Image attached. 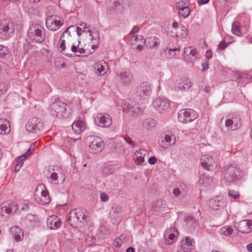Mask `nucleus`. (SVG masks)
<instances>
[{"instance_id":"f257e3e1","label":"nucleus","mask_w":252,"mask_h":252,"mask_svg":"<svg viewBox=\"0 0 252 252\" xmlns=\"http://www.w3.org/2000/svg\"><path fill=\"white\" fill-rule=\"evenodd\" d=\"M86 210L80 208L71 211L67 216V221L73 228L82 227L86 222Z\"/></svg>"},{"instance_id":"f03ea898","label":"nucleus","mask_w":252,"mask_h":252,"mask_svg":"<svg viewBox=\"0 0 252 252\" xmlns=\"http://www.w3.org/2000/svg\"><path fill=\"white\" fill-rule=\"evenodd\" d=\"M50 112L52 116L59 119H66L70 116L71 110L67 104L56 100L50 105Z\"/></svg>"},{"instance_id":"7ed1b4c3","label":"nucleus","mask_w":252,"mask_h":252,"mask_svg":"<svg viewBox=\"0 0 252 252\" xmlns=\"http://www.w3.org/2000/svg\"><path fill=\"white\" fill-rule=\"evenodd\" d=\"M27 37L29 39L36 43H42L45 41L46 35L45 29L40 25L32 24L29 29Z\"/></svg>"},{"instance_id":"20e7f679","label":"nucleus","mask_w":252,"mask_h":252,"mask_svg":"<svg viewBox=\"0 0 252 252\" xmlns=\"http://www.w3.org/2000/svg\"><path fill=\"white\" fill-rule=\"evenodd\" d=\"M151 85L148 82L140 83L136 87L135 95L140 100H147L152 94Z\"/></svg>"},{"instance_id":"39448f33","label":"nucleus","mask_w":252,"mask_h":252,"mask_svg":"<svg viewBox=\"0 0 252 252\" xmlns=\"http://www.w3.org/2000/svg\"><path fill=\"white\" fill-rule=\"evenodd\" d=\"M89 142V152L97 154L102 151L104 147V142L102 139L96 136H89L87 137Z\"/></svg>"},{"instance_id":"423d86ee","label":"nucleus","mask_w":252,"mask_h":252,"mask_svg":"<svg viewBox=\"0 0 252 252\" xmlns=\"http://www.w3.org/2000/svg\"><path fill=\"white\" fill-rule=\"evenodd\" d=\"M168 33L173 37H179L184 38L188 34V29L184 26H179L178 23L174 22L172 27L168 28Z\"/></svg>"},{"instance_id":"0eeeda50","label":"nucleus","mask_w":252,"mask_h":252,"mask_svg":"<svg viewBox=\"0 0 252 252\" xmlns=\"http://www.w3.org/2000/svg\"><path fill=\"white\" fill-rule=\"evenodd\" d=\"M179 121L182 123H188L192 122L197 118L198 114L191 109H184L178 112Z\"/></svg>"},{"instance_id":"6e6552de","label":"nucleus","mask_w":252,"mask_h":252,"mask_svg":"<svg viewBox=\"0 0 252 252\" xmlns=\"http://www.w3.org/2000/svg\"><path fill=\"white\" fill-rule=\"evenodd\" d=\"M64 23L63 19L57 15L48 16L46 20L47 28L53 32L58 30L63 26Z\"/></svg>"},{"instance_id":"1a4fd4ad","label":"nucleus","mask_w":252,"mask_h":252,"mask_svg":"<svg viewBox=\"0 0 252 252\" xmlns=\"http://www.w3.org/2000/svg\"><path fill=\"white\" fill-rule=\"evenodd\" d=\"M225 126L228 129L235 130L240 128L242 121L239 114L233 113L228 115L225 121Z\"/></svg>"},{"instance_id":"9d476101","label":"nucleus","mask_w":252,"mask_h":252,"mask_svg":"<svg viewBox=\"0 0 252 252\" xmlns=\"http://www.w3.org/2000/svg\"><path fill=\"white\" fill-rule=\"evenodd\" d=\"M118 104L122 107L124 112L126 113H130L131 114H139L142 113V110L139 104L134 103L131 104L126 100L119 99L118 100Z\"/></svg>"},{"instance_id":"9b49d317","label":"nucleus","mask_w":252,"mask_h":252,"mask_svg":"<svg viewBox=\"0 0 252 252\" xmlns=\"http://www.w3.org/2000/svg\"><path fill=\"white\" fill-rule=\"evenodd\" d=\"M26 129L32 133H38L43 128V123L42 121L36 117L30 119L26 125Z\"/></svg>"},{"instance_id":"f8f14e48","label":"nucleus","mask_w":252,"mask_h":252,"mask_svg":"<svg viewBox=\"0 0 252 252\" xmlns=\"http://www.w3.org/2000/svg\"><path fill=\"white\" fill-rule=\"evenodd\" d=\"M94 119L95 125L101 127H109L112 123L111 116L106 113H97Z\"/></svg>"},{"instance_id":"ddd939ff","label":"nucleus","mask_w":252,"mask_h":252,"mask_svg":"<svg viewBox=\"0 0 252 252\" xmlns=\"http://www.w3.org/2000/svg\"><path fill=\"white\" fill-rule=\"evenodd\" d=\"M241 171L235 166L231 165L228 167L224 174V179L228 182H233L240 179Z\"/></svg>"},{"instance_id":"4468645a","label":"nucleus","mask_w":252,"mask_h":252,"mask_svg":"<svg viewBox=\"0 0 252 252\" xmlns=\"http://www.w3.org/2000/svg\"><path fill=\"white\" fill-rule=\"evenodd\" d=\"M13 24L8 19L3 20L0 25V34L8 38L14 33Z\"/></svg>"},{"instance_id":"2eb2a0df","label":"nucleus","mask_w":252,"mask_h":252,"mask_svg":"<svg viewBox=\"0 0 252 252\" xmlns=\"http://www.w3.org/2000/svg\"><path fill=\"white\" fill-rule=\"evenodd\" d=\"M176 142V137L172 133L163 134L161 135L158 140L159 145L164 149L174 145Z\"/></svg>"},{"instance_id":"dca6fc26","label":"nucleus","mask_w":252,"mask_h":252,"mask_svg":"<svg viewBox=\"0 0 252 252\" xmlns=\"http://www.w3.org/2000/svg\"><path fill=\"white\" fill-rule=\"evenodd\" d=\"M153 105L156 110L159 113H163L170 107V101L165 98H157L153 102Z\"/></svg>"},{"instance_id":"f3484780","label":"nucleus","mask_w":252,"mask_h":252,"mask_svg":"<svg viewBox=\"0 0 252 252\" xmlns=\"http://www.w3.org/2000/svg\"><path fill=\"white\" fill-rule=\"evenodd\" d=\"M54 172L50 176L51 179L55 182L56 185L63 184L65 180V175L63 170L58 167L53 169Z\"/></svg>"},{"instance_id":"a211bd4d","label":"nucleus","mask_w":252,"mask_h":252,"mask_svg":"<svg viewBox=\"0 0 252 252\" xmlns=\"http://www.w3.org/2000/svg\"><path fill=\"white\" fill-rule=\"evenodd\" d=\"M120 82L125 86L129 85L133 80L131 72L127 69H123L117 73Z\"/></svg>"},{"instance_id":"6ab92c4d","label":"nucleus","mask_w":252,"mask_h":252,"mask_svg":"<svg viewBox=\"0 0 252 252\" xmlns=\"http://www.w3.org/2000/svg\"><path fill=\"white\" fill-rule=\"evenodd\" d=\"M201 165L203 168L208 171L214 170L217 166L213 158L207 155L201 156Z\"/></svg>"},{"instance_id":"aec40b11","label":"nucleus","mask_w":252,"mask_h":252,"mask_svg":"<svg viewBox=\"0 0 252 252\" xmlns=\"http://www.w3.org/2000/svg\"><path fill=\"white\" fill-rule=\"evenodd\" d=\"M227 202L225 199L221 196H216L209 201V205L213 210H218L226 206Z\"/></svg>"},{"instance_id":"412c9836","label":"nucleus","mask_w":252,"mask_h":252,"mask_svg":"<svg viewBox=\"0 0 252 252\" xmlns=\"http://www.w3.org/2000/svg\"><path fill=\"white\" fill-rule=\"evenodd\" d=\"M62 222L61 219L56 215L48 217L46 220V225L51 230H57L61 227Z\"/></svg>"},{"instance_id":"4be33fe9","label":"nucleus","mask_w":252,"mask_h":252,"mask_svg":"<svg viewBox=\"0 0 252 252\" xmlns=\"http://www.w3.org/2000/svg\"><path fill=\"white\" fill-rule=\"evenodd\" d=\"M17 209V205L15 203H4L0 206V214L2 216L11 214L14 213Z\"/></svg>"},{"instance_id":"5701e85b","label":"nucleus","mask_w":252,"mask_h":252,"mask_svg":"<svg viewBox=\"0 0 252 252\" xmlns=\"http://www.w3.org/2000/svg\"><path fill=\"white\" fill-rule=\"evenodd\" d=\"M235 227L239 232L242 233H250L252 230V220H241Z\"/></svg>"},{"instance_id":"b1692460","label":"nucleus","mask_w":252,"mask_h":252,"mask_svg":"<svg viewBox=\"0 0 252 252\" xmlns=\"http://www.w3.org/2000/svg\"><path fill=\"white\" fill-rule=\"evenodd\" d=\"M72 128L75 133L79 134L86 129V125L83 120L80 118L72 124Z\"/></svg>"},{"instance_id":"393cba45","label":"nucleus","mask_w":252,"mask_h":252,"mask_svg":"<svg viewBox=\"0 0 252 252\" xmlns=\"http://www.w3.org/2000/svg\"><path fill=\"white\" fill-rule=\"evenodd\" d=\"M187 191L186 186L182 182H178L175 185L173 193L177 197L184 196Z\"/></svg>"},{"instance_id":"a878e982","label":"nucleus","mask_w":252,"mask_h":252,"mask_svg":"<svg viewBox=\"0 0 252 252\" xmlns=\"http://www.w3.org/2000/svg\"><path fill=\"white\" fill-rule=\"evenodd\" d=\"M10 232L16 242H20L24 238V232L18 226H14L10 228Z\"/></svg>"},{"instance_id":"bb28decb","label":"nucleus","mask_w":252,"mask_h":252,"mask_svg":"<svg viewBox=\"0 0 252 252\" xmlns=\"http://www.w3.org/2000/svg\"><path fill=\"white\" fill-rule=\"evenodd\" d=\"M144 42L149 48H157L159 44V39L156 36H152L144 39Z\"/></svg>"},{"instance_id":"cd10ccee","label":"nucleus","mask_w":252,"mask_h":252,"mask_svg":"<svg viewBox=\"0 0 252 252\" xmlns=\"http://www.w3.org/2000/svg\"><path fill=\"white\" fill-rule=\"evenodd\" d=\"M147 154V151L144 149H141L136 151L133 156V159L137 164H140L144 161V156Z\"/></svg>"},{"instance_id":"c85d7f7f","label":"nucleus","mask_w":252,"mask_h":252,"mask_svg":"<svg viewBox=\"0 0 252 252\" xmlns=\"http://www.w3.org/2000/svg\"><path fill=\"white\" fill-rule=\"evenodd\" d=\"M10 131L9 122L6 119H0V134H7Z\"/></svg>"},{"instance_id":"c756f323","label":"nucleus","mask_w":252,"mask_h":252,"mask_svg":"<svg viewBox=\"0 0 252 252\" xmlns=\"http://www.w3.org/2000/svg\"><path fill=\"white\" fill-rule=\"evenodd\" d=\"M96 67L100 75H104L108 70V65L104 61H101L96 63Z\"/></svg>"},{"instance_id":"7c9ffc66","label":"nucleus","mask_w":252,"mask_h":252,"mask_svg":"<svg viewBox=\"0 0 252 252\" xmlns=\"http://www.w3.org/2000/svg\"><path fill=\"white\" fill-rule=\"evenodd\" d=\"M166 207V202L160 199L156 201L152 205V208L155 212H162Z\"/></svg>"},{"instance_id":"2f4dec72","label":"nucleus","mask_w":252,"mask_h":252,"mask_svg":"<svg viewBox=\"0 0 252 252\" xmlns=\"http://www.w3.org/2000/svg\"><path fill=\"white\" fill-rule=\"evenodd\" d=\"M182 249L185 252L191 251L192 247V240L189 237H186L185 240L182 241Z\"/></svg>"},{"instance_id":"473e14b6","label":"nucleus","mask_w":252,"mask_h":252,"mask_svg":"<svg viewBox=\"0 0 252 252\" xmlns=\"http://www.w3.org/2000/svg\"><path fill=\"white\" fill-rule=\"evenodd\" d=\"M212 181V179L209 175L203 174L200 176L198 184L203 187L209 186Z\"/></svg>"},{"instance_id":"72a5a7b5","label":"nucleus","mask_w":252,"mask_h":252,"mask_svg":"<svg viewBox=\"0 0 252 252\" xmlns=\"http://www.w3.org/2000/svg\"><path fill=\"white\" fill-rule=\"evenodd\" d=\"M191 86V82L189 80H184L182 82L178 83L176 89L185 91L188 90Z\"/></svg>"},{"instance_id":"f704fd0d","label":"nucleus","mask_w":252,"mask_h":252,"mask_svg":"<svg viewBox=\"0 0 252 252\" xmlns=\"http://www.w3.org/2000/svg\"><path fill=\"white\" fill-rule=\"evenodd\" d=\"M143 126L147 129H151L155 127L156 125V121L151 118L145 119L143 122Z\"/></svg>"},{"instance_id":"c9c22d12","label":"nucleus","mask_w":252,"mask_h":252,"mask_svg":"<svg viewBox=\"0 0 252 252\" xmlns=\"http://www.w3.org/2000/svg\"><path fill=\"white\" fill-rule=\"evenodd\" d=\"M35 222V216L32 214L28 215L25 219L26 225L29 227L34 226Z\"/></svg>"},{"instance_id":"e433bc0d","label":"nucleus","mask_w":252,"mask_h":252,"mask_svg":"<svg viewBox=\"0 0 252 252\" xmlns=\"http://www.w3.org/2000/svg\"><path fill=\"white\" fill-rule=\"evenodd\" d=\"M175 233H178V230L176 228L172 227L170 228L166 232V235L169 240L173 241L175 239Z\"/></svg>"},{"instance_id":"4c0bfd02","label":"nucleus","mask_w":252,"mask_h":252,"mask_svg":"<svg viewBox=\"0 0 252 252\" xmlns=\"http://www.w3.org/2000/svg\"><path fill=\"white\" fill-rule=\"evenodd\" d=\"M197 51L195 48L192 46H189L185 48L184 54L186 56L194 57L197 54Z\"/></svg>"},{"instance_id":"58836bf2","label":"nucleus","mask_w":252,"mask_h":252,"mask_svg":"<svg viewBox=\"0 0 252 252\" xmlns=\"http://www.w3.org/2000/svg\"><path fill=\"white\" fill-rule=\"evenodd\" d=\"M9 53L7 47L0 45V59H6Z\"/></svg>"},{"instance_id":"ea45409f","label":"nucleus","mask_w":252,"mask_h":252,"mask_svg":"<svg viewBox=\"0 0 252 252\" xmlns=\"http://www.w3.org/2000/svg\"><path fill=\"white\" fill-rule=\"evenodd\" d=\"M233 229L228 226H224L220 229L221 234L227 236L231 237L233 234Z\"/></svg>"},{"instance_id":"a19ab883","label":"nucleus","mask_w":252,"mask_h":252,"mask_svg":"<svg viewBox=\"0 0 252 252\" xmlns=\"http://www.w3.org/2000/svg\"><path fill=\"white\" fill-rule=\"evenodd\" d=\"M114 171V168L112 165H106L102 170V172L104 176H107L112 174Z\"/></svg>"},{"instance_id":"79ce46f5","label":"nucleus","mask_w":252,"mask_h":252,"mask_svg":"<svg viewBox=\"0 0 252 252\" xmlns=\"http://www.w3.org/2000/svg\"><path fill=\"white\" fill-rule=\"evenodd\" d=\"M189 3L187 1L181 0L176 3V7L178 11L189 7Z\"/></svg>"},{"instance_id":"37998d69","label":"nucleus","mask_w":252,"mask_h":252,"mask_svg":"<svg viewBox=\"0 0 252 252\" xmlns=\"http://www.w3.org/2000/svg\"><path fill=\"white\" fill-rule=\"evenodd\" d=\"M179 14L184 18H187L190 13V9L189 7H187L182 10L178 11Z\"/></svg>"},{"instance_id":"c03bdc74","label":"nucleus","mask_w":252,"mask_h":252,"mask_svg":"<svg viewBox=\"0 0 252 252\" xmlns=\"http://www.w3.org/2000/svg\"><path fill=\"white\" fill-rule=\"evenodd\" d=\"M37 202L40 205H45L50 202V197H40L35 198Z\"/></svg>"},{"instance_id":"a18cd8bd","label":"nucleus","mask_w":252,"mask_h":252,"mask_svg":"<svg viewBox=\"0 0 252 252\" xmlns=\"http://www.w3.org/2000/svg\"><path fill=\"white\" fill-rule=\"evenodd\" d=\"M60 44L59 48V50L63 54L65 55L66 56H67L68 54L65 51V40L63 39V38H62V36L60 38Z\"/></svg>"},{"instance_id":"49530a36","label":"nucleus","mask_w":252,"mask_h":252,"mask_svg":"<svg viewBox=\"0 0 252 252\" xmlns=\"http://www.w3.org/2000/svg\"><path fill=\"white\" fill-rule=\"evenodd\" d=\"M36 145V142H33L32 143L29 149L28 150L26 153H25L23 156L21 157V158L24 157L25 158H27L29 157L30 156H31L32 154V151L33 150Z\"/></svg>"},{"instance_id":"de8ad7c7","label":"nucleus","mask_w":252,"mask_h":252,"mask_svg":"<svg viewBox=\"0 0 252 252\" xmlns=\"http://www.w3.org/2000/svg\"><path fill=\"white\" fill-rule=\"evenodd\" d=\"M231 31L233 34L238 36H240L241 35V32L240 31V28L236 24L233 23L232 24Z\"/></svg>"},{"instance_id":"09e8293b","label":"nucleus","mask_w":252,"mask_h":252,"mask_svg":"<svg viewBox=\"0 0 252 252\" xmlns=\"http://www.w3.org/2000/svg\"><path fill=\"white\" fill-rule=\"evenodd\" d=\"M228 194L229 196L232 197L234 199H238L240 197L239 193L234 190H230L228 191Z\"/></svg>"},{"instance_id":"8fccbe9b","label":"nucleus","mask_w":252,"mask_h":252,"mask_svg":"<svg viewBox=\"0 0 252 252\" xmlns=\"http://www.w3.org/2000/svg\"><path fill=\"white\" fill-rule=\"evenodd\" d=\"M124 139L126 143L129 144L131 147H134L136 146L135 142H134L129 136H124Z\"/></svg>"},{"instance_id":"3c124183","label":"nucleus","mask_w":252,"mask_h":252,"mask_svg":"<svg viewBox=\"0 0 252 252\" xmlns=\"http://www.w3.org/2000/svg\"><path fill=\"white\" fill-rule=\"evenodd\" d=\"M39 187L41 188V197H49L48 191L46 189L45 187L43 186H40Z\"/></svg>"},{"instance_id":"603ef678","label":"nucleus","mask_w":252,"mask_h":252,"mask_svg":"<svg viewBox=\"0 0 252 252\" xmlns=\"http://www.w3.org/2000/svg\"><path fill=\"white\" fill-rule=\"evenodd\" d=\"M21 158L20 157L18 159V160L17 161V163L15 165V170L16 172H18L20 169L21 168L22 166L23 165V162H22V160H21L20 158Z\"/></svg>"},{"instance_id":"864d4df0","label":"nucleus","mask_w":252,"mask_h":252,"mask_svg":"<svg viewBox=\"0 0 252 252\" xmlns=\"http://www.w3.org/2000/svg\"><path fill=\"white\" fill-rule=\"evenodd\" d=\"M7 86L5 83H0V96L7 91Z\"/></svg>"},{"instance_id":"5fc2aeb1","label":"nucleus","mask_w":252,"mask_h":252,"mask_svg":"<svg viewBox=\"0 0 252 252\" xmlns=\"http://www.w3.org/2000/svg\"><path fill=\"white\" fill-rule=\"evenodd\" d=\"M167 49L168 50V53L169 54L171 55L172 52H174V54L173 55V56L175 58H176L177 57V52L178 53L180 52V49L179 48H167Z\"/></svg>"},{"instance_id":"6e6d98bb","label":"nucleus","mask_w":252,"mask_h":252,"mask_svg":"<svg viewBox=\"0 0 252 252\" xmlns=\"http://www.w3.org/2000/svg\"><path fill=\"white\" fill-rule=\"evenodd\" d=\"M85 50L83 48L80 47L79 45V47L78 48L77 52L76 53V56L79 57L82 54H85Z\"/></svg>"},{"instance_id":"4d7b16f0","label":"nucleus","mask_w":252,"mask_h":252,"mask_svg":"<svg viewBox=\"0 0 252 252\" xmlns=\"http://www.w3.org/2000/svg\"><path fill=\"white\" fill-rule=\"evenodd\" d=\"M227 46V44L224 41H221L218 45V48L220 50L224 49Z\"/></svg>"},{"instance_id":"13d9d810","label":"nucleus","mask_w":252,"mask_h":252,"mask_svg":"<svg viewBox=\"0 0 252 252\" xmlns=\"http://www.w3.org/2000/svg\"><path fill=\"white\" fill-rule=\"evenodd\" d=\"M80 42L78 41V43L77 45L75 44V43H73L71 46V50L72 52H74L76 54V52H77L78 48L79 47V46L80 45Z\"/></svg>"},{"instance_id":"bf43d9fd","label":"nucleus","mask_w":252,"mask_h":252,"mask_svg":"<svg viewBox=\"0 0 252 252\" xmlns=\"http://www.w3.org/2000/svg\"><path fill=\"white\" fill-rule=\"evenodd\" d=\"M100 198L102 201L106 202L108 200L109 197L107 194L104 192H103L100 194Z\"/></svg>"},{"instance_id":"052dcab7","label":"nucleus","mask_w":252,"mask_h":252,"mask_svg":"<svg viewBox=\"0 0 252 252\" xmlns=\"http://www.w3.org/2000/svg\"><path fill=\"white\" fill-rule=\"evenodd\" d=\"M157 161V158L155 156H152L149 158L148 162L150 164L154 165L155 164Z\"/></svg>"},{"instance_id":"680f3d73","label":"nucleus","mask_w":252,"mask_h":252,"mask_svg":"<svg viewBox=\"0 0 252 252\" xmlns=\"http://www.w3.org/2000/svg\"><path fill=\"white\" fill-rule=\"evenodd\" d=\"M202 71H205L209 68V63L208 62H203L201 64Z\"/></svg>"},{"instance_id":"e2e57ef3","label":"nucleus","mask_w":252,"mask_h":252,"mask_svg":"<svg viewBox=\"0 0 252 252\" xmlns=\"http://www.w3.org/2000/svg\"><path fill=\"white\" fill-rule=\"evenodd\" d=\"M213 53L211 50H208L206 53V57L207 59H211L212 57Z\"/></svg>"},{"instance_id":"0e129e2a","label":"nucleus","mask_w":252,"mask_h":252,"mask_svg":"<svg viewBox=\"0 0 252 252\" xmlns=\"http://www.w3.org/2000/svg\"><path fill=\"white\" fill-rule=\"evenodd\" d=\"M138 30H139V28H138V27H137V26H134V27L132 28V30H131V32H130V33H131V34H135V33H136V32H138Z\"/></svg>"},{"instance_id":"69168bd1","label":"nucleus","mask_w":252,"mask_h":252,"mask_svg":"<svg viewBox=\"0 0 252 252\" xmlns=\"http://www.w3.org/2000/svg\"><path fill=\"white\" fill-rule=\"evenodd\" d=\"M82 32V29L80 27L76 28V32L77 35L79 36L81 35ZM83 32H85V31H83Z\"/></svg>"},{"instance_id":"338daca9","label":"nucleus","mask_w":252,"mask_h":252,"mask_svg":"<svg viewBox=\"0 0 252 252\" xmlns=\"http://www.w3.org/2000/svg\"><path fill=\"white\" fill-rule=\"evenodd\" d=\"M71 28H74V27L73 26L69 27L63 32V34H62V36H61L62 38H63L64 36V35L65 33H67L68 32L69 29Z\"/></svg>"},{"instance_id":"774afa93","label":"nucleus","mask_w":252,"mask_h":252,"mask_svg":"<svg viewBox=\"0 0 252 252\" xmlns=\"http://www.w3.org/2000/svg\"><path fill=\"white\" fill-rule=\"evenodd\" d=\"M247 248L249 252H252V243L248 244L247 246Z\"/></svg>"}]
</instances>
